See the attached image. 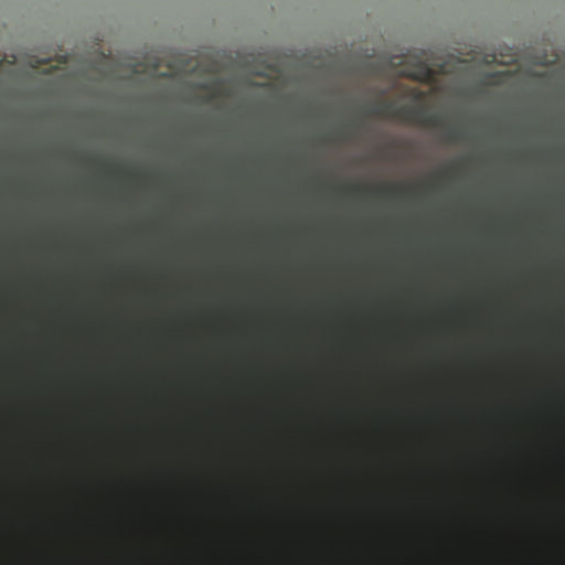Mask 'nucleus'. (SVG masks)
I'll use <instances>...</instances> for the list:
<instances>
[{"label":"nucleus","instance_id":"f257e3e1","mask_svg":"<svg viewBox=\"0 0 565 565\" xmlns=\"http://www.w3.org/2000/svg\"><path fill=\"white\" fill-rule=\"evenodd\" d=\"M370 115L396 119L401 122H412L424 127L437 128L441 125V116L430 113L425 106L401 105L393 102L381 103L369 110Z\"/></svg>","mask_w":565,"mask_h":565},{"label":"nucleus","instance_id":"f03ea898","mask_svg":"<svg viewBox=\"0 0 565 565\" xmlns=\"http://www.w3.org/2000/svg\"><path fill=\"white\" fill-rule=\"evenodd\" d=\"M463 139V134L457 129H449L445 131L446 142H457Z\"/></svg>","mask_w":565,"mask_h":565},{"label":"nucleus","instance_id":"7ed1b4c3","mask_svg":"<svg viewBox=\"0 0 565 565\" xmlns=\"http://www.w3.org/2000/svg\"><path fill=\"white\" fill-rule=\"evenodd\" d=\"M394 191H395V186H390V185H384V186H381L380 189H377V192H380L382 194L392 193Z\"/></svg>","mask_w":565,"mask_h":565}]
</instances>
